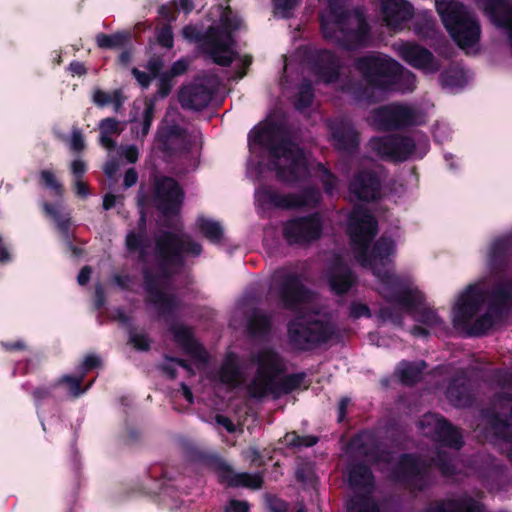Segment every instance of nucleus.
<instances>
[{
  "label": "nucleus",
  "mask_w": 512,
  "mask_h": 512,
  "mask_svg": "<svg viewBox=\"0 0 512 512\" xmlns=\"http://www.w3.org/2000/svg\"><path fill=\"white\" fill-rule=\"evenodd\" d=\"M334 328L324 316H314L306 313L292 321L288 327L289 340L295 348L305 349L310 344L320 343L331 339Z\"/></svg>",
  "instance_id": "6e6552de"
},
{
  "label": "nucleus",
  "mask_w": 512,
  "mask_h": 512,
  "mask_svg": "<svg viewBox=\"0 0 512 512\" xmlns=\"http://www.w3.org/2000/svg\"><path fill=\"white\" fill-rule=\"evenodd\" d=\"M82 378L83 375L78 377L64 376L61 381L67 385L69 393L74 397H77L84 392L79 390V385L82 381Z\"/></svg>",
  "instance_id": "8fccbe9b"
},
{
  "label": "nucleus",
  "mask_w": 512,
  "mask_h": 512,
  "mask_svg": "<svg viewBox=\"0 0 512 512\" xmlns=\"http://www.w3.org/2000/svg\"><path fill=\"white\" fill-rule=\"evenodd\" d=\"M70 147L75 151L82 150L84 148V139L80 131L74 130L70 139Z\"/></svg>",
  "instance_id": "680f3d73"
},
{
  "label": "nucleus",
  "mask_w": 512,
  "mask_h": 512,
  "mask_svg": "<svg viewBox=\"0 0 512 512\" xmlns=\"http://www.w3.org/2000/svg\"><path fill=\"white\" fill-rule=\"evenodd\" d=\"M131 344L138 350H147L149 348V339L142 333H131Z\"/></svg>",
  "instance_id": "13d9d810"
},
{
  "label": "nucleus",
  "mask_w": 512,
  "mask_h": 512,
  "mask_svg": "<svg viewBox=\"0 0 512 512\" xmlns=\"http://www.w3.org/2000/svg\"><path fill=\"white\" fill-rule=\"evenodd\" d=\"M172 78L173 77L171 75H169L168 73H163V74L159 75L158 94L161 97H165L169 94V92L173 86Z\"/></svg>",
  "instance_id": "3c124183"
},
{
  "label": "nucleus",
  "mask_w": 512,
  "mask_h": 512,
  "mask_svg": "<svg viewBox=\"0 0 512 512\" xmlns=\"http://www.w3.org/2000/svg\"><path fill=\"white\" fill-rule=\"evenodd\" d=\"M240 26V21L231 11L223 12L220 24L211 27L205 37V49L213 61L222 66L229 65L235 56L232 31Z\"/></svg>",
  "instance_id": "0eeeda50"
},
{
  "label": "nucleus",
  "mask_w": 512,
  "mask_h": 512,
  "mask_svg": "<svg viewBox=\"0 0 512 512\" xmlns=\"http://www.w3.org/2000/svg\"><path fill=\"white\" fill-rule=\"evenodd\" d=\"M313 93L310 84H303L300 88L296 106L298 109L307 107L312 101Z\"/></svg>",
  "instance_id": "09e8293b"
},
{
  "label": "nucleus",
  "mask_w": 512,
  "mask_h": 512,
  "mask_svg": "<svg viewBox=\"0 0 512 512\" xmlns=\"http://www.w3.org/2000/svg\"><path fill=\"white\" fill-rule=\"evenodd\" d=\"M126 246L131 252L139 251L142 257L146 255L144 240L141 235L129 233L126 238Z\"/></svg>",
  "instance_id": "de8ad7c7"
},
{
  "label": "nucleus",
  "mask_w": 512,
  "mask_h": 512,
  "mask_svg": "<svg viewBox=\"0 0 512 512\" xmlns=\"http://www.w3.org/2000/svg\"><path fill=\"white\" fill-rule=\"evenodd\" d=\"M125 37L121 34L107 35L98 34L96 36V43L100 48H113L123 44Z\"/></svg>",
  "instance_id": "79ce46f5"
},
{
  "label": "nucleus",
  "mask_w": 512,
  "mask_h": 512,
  "mask_svg": "<svg viewBox=\"0 0 512 512\" xmlns=\"http://www.w3.org/2000/svg\"><path fill=\"white\" fill-rule=\"evenodd\" d=\"M372 123L380 129H393L402 125L418 123L416 112L403 105H388L373 112Z\"/></svg>",
  "instance_id": "ddd939ff"
},
{
  "label": "nucleus",
  "mask_w": 512,
  "mask_h": 512,
  "mask_svg": "<svg viewBox=\"0 0 512 512\" xmlns=\"http://www.w3.org/2000/svg\"><path fill=\"white\" fill-rule=\"evenodd\" d=\"M140 107L143 108L142 116L139 119V121L141 122V131L137 130V126H134L133 130L135 131L137 137H139V136L144 137L147 135V133L150 129V125H151V122H152V119L154 116L155 107H154V103L151 101H143V102H135L134 103V109H138ZM132 120L134 122L138 121L137 116L136 115L133 116Z\"/></svg>",
  "instance_id": "c9c22d12"
},
{
  "label": "nucleus",
  "mask_w": 512,
  "mask_h": 512,
  "mask_svg": "<svg viewBox=\"0 0 512 512\" xmlns=\"http://www.w3.org/2000/svg\"><path fill=\"white\" fill-rule=\"evenodd\" d=\"M248 510V503L246 501L239 500H231L225 508V512H248Z\"/></svg>",
  "instance_id": "bf43d9fd"
},
{
  "label": "nucleus",
  "mask_w": 512,
  "mask_h": 512,
  "mask_svg": "<svg viewBox=\"0 0 512 512\" xmlns=\"http://www.w3.org/2000/svg\"><path fill=\"white\" fill-rule=\"evenodd\" d=\"M157 41L166 48L173 46V33L170 27L162 28L157 34Z\"/></svg>",
  "instance_id": "4d7b16f0"
},
{
  "label": "nucleus",
  "mask_w": 512,
  "mask_h": 512,
  "mask_svg": "<svg viewBox=\"0 0 512 512\" xmlns=\"http://www.w3.org/2000/svg\"><path fill=\"white\" fill-rule=\"evenodd\" d=\"M348 512H379V509L371 497L356 495L348 504Z\"/></svg>",
  "instance_id": "58836bf2"
},
{
  "label": "nucleus",
  "mask_w": 512,
  "mask_h": 512,
  "mask_svg": "<svg viewBox=\"0 0 512 512\" xmlns=\"http://www.w3.org/2000/svg\"><path fill=\"white\" fill-rule=\"evenodd\" d=\"M512 295V284L499 286L489 297L486 312L479 315L488 295L482 283L468 286L456 298L452 308V322L460 332L469 335H480L489 330L499 314L498 306L506 302Z\"/></svg>",
  "instance_id": "f03ea898"
},
{
  "label": "nucleus",
  "mask_w": 512,
  "mask_h": 512,
  "mask_svg": "<svg viewBox=\"0 0 512 512\" xmlns=\"http://www.w3.org/2000/svg\"><path fill=\"white\" fill-rule=\"evenodd\" d=\"M113 92H106L100 89H97L93 93V101L100 107L109 105L112 103Z\"/></svg>",
  "instance_id": "6e6d98bb"
},
{
  "label": "nucleus",
  "mask_w": 512,
  "mask_h": 512,
  "mask_svg": "<svg viewBox=\"0 0 512 512\" xmlns=\"http://www.w3.org/2000/svg\"><path fill=\"white\" fill-rule=\"evenodd\" d=\"M276 137V130L270 124L255 127L249 134L250 151L254 153L258 146L270 147Z\"/></svg>",
  "instance_id": "7c9ffc66"
},
{
  "label": "nucleus",
  "mask_w": 512,
  "mask_h": 512,
  "mask_svg": "<svg viewBox=\"0 0 512 512\" xmlns=\"http://www.w3.org/2000/svg\"><path fill=\"white\" fill-rule=\"evenodd\" d=\"M100 363V359L98 356L94 355V354H89L87 355L84 360H83V364H82V369H83V372H86L94 367H97Z\"/></svg>",
  "instance_id": "69168bd1"
},
{
  "label": "nucleus",
  "mask_w": 512,
  "mask_h": 512,
  "mask_svg": "<svg viewBox=\"0 0 512 512\" xmlns=\"http://www.w3.org/2000/svg\"><path fill=\"white\" fill-rule=\"evenodd\" d=\"M491 426L495 435L512 441V397L506 392L494 399Z\"/></svg>",
  "instance_id": "f3484780"
},
{
  "label": "nucleus",
  "mask_w": 512,
  "mask_h": 512,
  "mask_svg": "<svg viewBox=\"0 0 512 512\" xmlns=\"http://www.w3.org/2000/svg\"><path fill=\"white\" fill-rule=\"evenodd\" d=\"M187 67H188V64L186 61L178 60L172 65L171 71L168 74L171 75L172 77L181 75L182 73H184L186 71Z\"/></svg>",
  "instance_id": "338daca9"
},
{
  "label": "nucleus",
  "mask_w": 512,
  "mask_h": 512,
  "mask_svg": "<svg viewBox=\"0 0 512 512\" xmlns=\"http://www.w3.org/2000/svg\"><path fill=\"white\" fill-rule=\"evenodd\" d=\"M175 339L183 345L185 350L191 353L200 361H205L206 353L202 346L193 338L189 328L185 326H176L173 328Z\"/></svg>",
  "instance_id": "cd10ccee"
},
{
  "label": "nucleus",
  "mask_w": 512,
  "mask_h": 512,
  "mask_svg": "<svg viewBox=\"0 0 512 512\" xmlns=\"http://www.w3.org/2000/svg\"><path fill=\"white\" fill-rule=\"evenodd\" d=\"M197 227L200 233L213 243L220 241L223 236L222 226L214 220L200 217L197 220Z\"/></svg>",
  "instance_id": "e433bc0d"
},
{
  "label": "nucleus",
  "mask_w": 512,
  "mask_h": 512,
  "mask_svg": "<svg viewBox=\"0 0 512 512\" xmlns=\"http://www.w3.org/2000/svg\"><path fill=\"white\" fill-rule=\"evenodd\" d=\"M41 180L43 184L52 190L56 195L62 194V185L61 183L56 179L53 172L50 170H43L40 173Z\"/></svg>",
  "instance_id": "a18cd8bd"
},
{
  "label": "nucleus",
  "mask_w": 512,
  "mask_h": 512,
  "mask_svg": "<svg viewBox=\"0 0 512 512\" xmlns=\"http://www.w3.org/2000/svg\"><path fill=\"white\" fill-rule=\"evenodd\" d=\"M201 251L199 243L192 242L189 237L182 234L165 233L156 243L157 257L165 267L180 264L182 253H191L197 256Z\"/></svg>",
  "instance_id": "9d476101"
},
{
  "label": "nucleus",
  "mask_w": 512,
  "mask_h": 512,
  "mask_svg": "<svg viewBox=\"0 0 512 512\" xmlns=\"http://www.w3.org/2000/svg\"><path fill=\"white\" fill-rule=\"evenodd\" d=\"M75 193L80 197H86L88 195L87 185L80 179L74 181Z\"/></svg>",
  "instance_id": "774afa93"
},
{
  "label": "nucleus",
  "mask_w": 512,
  "mask_h": 512,
  "mask_svg": "<svg viewBox=\"0 0 512 512\" xmlns=\"http://www.w3.org/2000/svg\"><path fill=\"white\" fill-rule=\"evenodd\" d=\"M434 462L444 475L448 476L453 474L454 465L451 464V459H448L445 453H439Z\"/></svg>",
  "instance_id": "864d4df0"
},
{
  "label": "nucleus",
  "mask_w": 512,
  "mask_h": 512,
  "mask_svg": "<svg viewBox=\"0 0 512 512\" xmlns=\"http://www.w3.org/2000/svg\"><path fill=\"white\" fill-rule=\"evenodd\" d=\"M100 143L103 147L110 150L115 146L112 140L113 135H119L122 131L120 123L114 118H106L99 124Z\"/></svg>",
  "instance_id": "72a5a7b5"
},
{
  "label": "nucleus",
  "mask_w": 512,
  "mask_h": 512,
  "mask_svg": "<svg viewBox=\"0 0 512 512\" xmlns=\"http://www.w3.org/2000/svg\"><path fill=\"white\" fill-rule=\"evenodd\" d=\"M71 170L75 179H80L86 172V164L82 160H74L71 164Z\"/></svg>",
  "instance_id": "0e129e2a"
},
{
  "label": "nucleus",
  "mask_w": 512,
  "mask_h": 512,
  "mask_svg": "<svg viewBox=\"0 0 512 512\" xmlns=\"http://www.w3.org/2000/svg\"><path fill=\"white\" fill-rule=\"evenodd\" d=\"M122 154L130 163H135L138 159L139 151L136 146L129 145L122 148Z\"/></svg>",
  "instance_id": "e2e57ef3"
},
{
  "label": "nucleus",
  "mask_w": 512,
  "mask_h": 512,
  "mask_svg": "<svg viewBox=\"0 0 512 512\" xmlns=\"http://www.w3.org/2000/svg\"><path fill=\"white\" fill-rule=\"evenodd\" d=\"M370 309L367 305L360 303V302H354L350 306L349 310V316L353 319H358L361 317H370Z\"/></svg>",
  "instance_id": "603ef678"
},
{
  "label": "nucleus",
  "mask_w": 512,
  "mask_h": 512,
  "mask_svg": "<svg viewBox=\"0 0 512 512\" xmlns=\"http://www.w3.org/2000/svg\"><path fill=\"white\" fill-rule=\"evenodd\" d=\"M328 9L321 15L322 32L347 49L362 45L367 34V25L362 14L348 12L346 0H328Z\"/></svg>",
  "instance_id": "7ed1b4c3"
},
{
  "label": "nucleus",
  "mask_w": 512,
  "mask_h": 512,
  "mask_svg": "<svg viewBox=\"0 0 512 512\" xmlns=\"http://www.w3.org/2000/svg\"><path fill=\"white\" fill-rule=\"evenodd\" d=\"M320 60L323 69L327 71L320 72L319 79L326 83L333 82L336 79L337 69L339 67L337 58L332 53L324 51L321 53Z\"/></svg>",
  "instance_id": "4c0bfd02"
},
{
  "label": "nucleus",
  "mask_w": 512,
  "mask_h": 512,
  "mask_svg": "<svg viewBox=\"0 0 512 512\" xmlns=\"http://www.w3.org/2000/svg\"><path fill=\"white\" fill-rule=\"evenodd\" d=\"M424 468V463L416 457L405 455L399 460L397 467L392 469L391 477L397 480L412 481L424 471Z\"/></svg>",
  "instance_id": "393cba45"
},
{
  "label": "nucleus",
  "mask_w": 512,
  "mask_h": 512,
  "mask_svg": "<svg viewBox=\"0 0 512 512\" xmlns=\"http://www.w3.org/2000/svg\"><path fill=\"white\" fill-rule=\"evenodd\" d=\"M300 0H273L275 14L283 18L289 17L290 12L296 7Z\"/></svg>",
  "instance_id": "49530a36"
},
{
  "label": "nucleus",
  "mask_w": 512,
  "mask_h": 512,
  "mask_svg": "<svg viewBox=\"0 0 512 512\" xmlns=\"http://www.w3.org/2000/svg\"><path fill=\"white\" fill-rule=\"evenodd\" d=\"M379 179L372 172H361L350 184V192L359 200H372L379 194Z\"/></svg>",
  "instance_id": "5701e85b"
},
{
  "label": "nucleus",
  "mask_w": 512,
  "mask_h": 512,
  "mask_svg": "<svg viewBox=\"0 0 512 512\" xmlns=\"http://www.w3.org/2000/svg\"><path fill=\"white\" fill-rule=\"evenodd\" d=\"M356 68L370 83L387 90L408 92L416 85L415 76L410 71L383 54L360 58Z\"/></svg>",
  "instance_id": "39448f33"
},
{
  "label": "nucleus",
  "mask_w": 512,
  "mask_h": 512,
  "mask_svg": "<svg viewBox=\"0 0 512 512\" xmlns=\"http://www.w3.org/2000/svg\"><path fill=\"white\" fill-rule=\"evenodd\" d=\"M466 388L461 384L457 387L455 383H452L447 389V397L450 402L456 406L465 405L466 401Z\"/></svg>",
  "instance_id": "37998d69"
},
{
  "label": "nucleus",
  "mask_w": 512,
  "mask_h": 512,
  "mask_svg": "<svg viewBox=\"0 0 512 512\" xmlns=\"http://www.w3.org/2000/svg\"><path fill=\"white\" fill-rule=\"evenodd\" d=\"M321 231V224L317 216L289 221L284 228L286 239L290 243H301L316 239Z\"/></svg>",
  "instance_id": "a211bd4d"
},
{
  "label": "nucleus",
  "mask_w": 512,
  "mask_h": 512,
  "mask_svg": "<svg viewBox=\"0 0 512 512\" xmlns=\"http://www.w3.org/2000/svg\"><path fill=\"white\" fill-rule=\"evenodd\" d=\"M212 91L202 83L185 86L179 93V101L186 109L200 110L211 100Z\"/></svg>",
  "instance_id": "4be33fe9"
},
{
  "label": "nucleus",
  "mask_w": 512,
  "mask_h": 512,
  "mask_svg": "<svg viewBox=\"0 0 512 512\" xmlns=\"http://www.w3.org/2000/svg\"><path fill=\"white\" fill-rule=\"evenodd\" d=\"M258 366L257 375L248 390L253 397H262L272 392L277 373L281 370L278 356L271 349L262 350L255 359Z\"/></svg>",
  "instance_id": "1a4fd4ad"
},
{
  "label": "nucleus",
  "mask_w": 512,
  "mask_h": 512,
  "mask_svg": "<svg viewBox=\"0 0 512 512\" xmlns=\"http://www.w3.org/2000/svg\"><path fill=\"white\" fill-rule=\"evenodd\" d=\"M213 466L220 480L230 486H243L252 489L261 487L262 476L259 473H236L224 460L219 458L213 461Z\"/></svg>",
  "instance_id": "6ab92c4d"
},
{
  "label": "nucleus",
  "mask_w": 512,
  "mask_h": 512,
  "mask_svg": "<svg viewBox=\"0 0 512 512\" xmlns=\"http://www.w3.org/2000/svg\"><path fill=\"white\" fill-rule=\"evenodd\" d=\"M183 193L178 184L171 178L163 177L155 184V202L164 214L176 213L182 203Z\"/></svg>",
  "instance_id": "2eb2a0df"
},
{
  "label": "nucleus",
  "mask_w": 512,
  "mask_h": 512,
  "mask_svg": "<svg viewBox=\"0 0 512 512\" xmlns=\"http://www.w3.org/2000/svg\"><path fill=\"white\" fill-rule=\"evenodd\" d=\"M426 512H484L481 505L469 498H461L439 502Z\"/></svg>",
  "instance_id": "a878e982"
},
{
  "label": "nucleus",
  "mask_w": 512,
  "mask_h": 512,
  "mask_svg": "<svg viewBox=\"0 0 512 512\" xmlns=\"http://www.w3.org/2000/svg\"><path fill=\"white\" fill-rule=\"evenodd\" d=\"M329 283L334 292L344 293L351 287L353 276L348 268L342 264H336L330 271Z\"/></svg>",
  "instance_id": "c756f323"
},
{
  "label": "nucleus",
  "mask_w": 512,
  "mask_h": 512,
  "mask_svg": "<svg viewBox=\"0 0 512 512\" xmlns=\"http://www.w3.org/2000/svg\"><path fill=\"white\" fill-rule=\"evenodd\" d=\"M219 383L228 387H236L243 380V370L238 364L235 354L229 353L225 357L217 374Z\"/></svg>",
  "instance_id": "b1692460"
},
{
  "label": "nucleus",
  "mask_w": 512,
  "mask_h": 512,
  "mask_svg": "<svg viewBox=\"0 0 512 512\" xmlns=\"http://www.w3.org/2000/svg\"><path fill=\"white\" fill-rule=\"evenodd\" d=\"M420 428L424 435L436 438L444 446L457 450L462 446L460 433L438 415H424L420 421Z\"/></svg>",
  "instance_id": "f8f14e48"
},
{
  "label": "nucleus",
  "mask_w": 512,
  "mask_h": 512,
  "mask_svg": "<svg viewBox=\"0 0 512 512\" xmlns=\"http://www.w3.org/2000/svg\"><path fill=\"white\" fill-rule=\"evenodd\" d=\"M349 483L354 489H364L366 492H370L373 486V477L367 467L358 465L350 469Z\"/></svg>",
  "instance_id": "2f4dec72"
},
{
  "label": "nucleus",
  "mask_w": 512,
  "mask_h": 512,
  "mask_svg": "<svg viewBox=\"0 0 512 512\" xmlns=\"http://www.w3.org/2000/svg\"><path fill=\"white\" fill-rule=\"evenodd\" d=\"M44 209L48 217H50L58 226L59 229L65 230L68 223V218L63 212V207L60 203L55 205L44 204Z\"/></svg>",
  "instance_id": "ea45409f"
},
{
  "label": "nucleus",
  "mask_w": 512,
  "mask_h": 512,
  "mask_svg": "<svg viewBox=\"0 0 512 512\" xmlns=\"http://www.w3.org/2000/svg\"><path fill=\"white\" fill-rule=\"evenodd\" d=\"M286 445L289 446H305L309 447L317 443V438L314 436L300 437L295 433H288L284 437Z\"/></svg>",
  "instance_id": "c03bdc74"
},
{
  "label": "nucleus",
  "mask_w": 512,
  "mask_h": 512,
  "mask_svg": "<svg viewBox=\"0 0 512 512\" xmlns=\"http://www.w3.org/2000/svg\"><path fill=\"white\" fill-rule=\"evenodd\" d=\"M256 203L262 208H300L311 206L319 201L320 194L318 191L311 190L301 195H280L268 189L261 188L255 193Z\"/></svg>",
  "instance_id": "9b49d317"
},
{
  "label": "nucleus",
  "mask_w": 512,
  "mask_h": 512,
  "mask_svg": "<svg viewBox=\"0 0 512 512\" xmlns=\"http://www.w3.org/2000/svg\"><path fill=\"white\" fill-rule=\"evenodd\" d=\"M332 136L335 146L339 150L350 151L356 147L358 143L357 133L349 124L332 126Z\"/></svg>",
  "instance_id": "bb28decb"
},
{
  "label": "nucleus",
  "mask_w": 512,
  "mask_h": 512,
  "mask_svg": "<svg viewBox=\"0 0 512 512\" xmlns=\"http://www.w3.org/2000/svg\"><path fill=\"white\" fill-rule=\"evenodd\" d=\"M146 289L150 300L161 310L169 309L172 306L173 298L170 294L163 290L162 279H157L153 283L149 275H145Z\"/></svg>",
  "instance_id": "c85d7f7f"
},
{
  "label": "nucleus",
  "mask_w": 512,
  "mask_h": 512,
  "mask_svg": "<svg viewBox=\"0 0 512 512\" xmlns=\"http://www.w3.org/2000/svg\"><path fill=\"white\" fill-rule=\"evenodd\" d=\"M269 326V320L262 314H256L250 323V329L253 333H261Z\"/></svg>",
  "instance_id": "5fc2aeb1"
},
{
  "label": "nucleus",
  "mask_w": 512,
  "mask_h": 512,
  "mask_svg": "<svg viewBox=\"0 0 512 512\" xmlns=\"http://www.w3.org/2000/svg\"><path fill=\"white\" fill-rule=\"evenodd\" d=\"M371 148L380 156L397 161L406 160L415 153V143L412 139L400 136L373 138Z\"/></svg>",
  "instance_id": "4468645a"
},
{
  "label": "nucleus",
  "mask_w": 512,
  "mask_h": 512,
  "mask_svg": "<svg viewBox=\"0 0 512 512\" xmlns=\"http://www.w3.org/2000/svg\"><path fill=\"white\" fill-rule=\"evenodd\" d=\"M244 457L246 460L250 461L252 465L260 466L262 465L261 456L259 451L255 447L248 448L244 453Z\"/></svg>",
  "instance_id": "052dcab7"
},
{
  "label": "nucleus",
  "mask_w": 512,
  "mask_h": 512,
  "mask_svg": "<svg viewBox=\"0 0 512 512\" xmlns=\"http://www.w3.org/2000/svg\"><path fill=\"white\" fill-rule=\"evenodd\" d=\"M393 49L404 61L425 73H434L439 69L434 57L425 48L408 42H398L393 44Z\"/></svg>",
  "instance_id": "dca6fc26"
},
{
  "label": "nucleus",
  "mask_w": 512,
  "mask_h": 512,
  "mask_svg": "<svg viewBox=\"0 0 512 512\" xmlns=\"http://www.w3.org/2000/svg\"><path fill=\"white\" fill-rule=\"evenodd\" d=\"M157 138L163 148L166 149L167 142L170 141L174 145L178 144L184 138V133L179 128L173 127L167 131L161 130Z\"/></svg>",
  "instance_id": "a19ab883"
},
{
  "label": "nucleus",
  "mask_w": 512,
  "mask_h": 512,
  "mask_svg": "<svg viewBox=\"0 0 512 512\" xmlns=\"http://www.w3.org/2000/svg\"><path fill=\"white\" fill-rule=\"evenodd\" d=\"M424 366L423 361L417 363L401 362L396 373L402 383L411 385L420 379Z\"/></svg>",
  "instance_id": "f704fd0d"
},
{
  "label": "nucleus",
  "mask_w": 512,
  "mask_h": 512,
  "mask_svg": "<svg viewBox=\"0 0 512 512\" xmlns=\"http://www.w3.org/2000/svg\"><path fill=\"white\" fill-rule=\"evenodd\" d=\"M270 168L275 170L278 178L283 181L293 182L304 177L308 172L318 176L328 193L335 187V179L320 163H312L304 156L303 152L293 143L282 141L279 145L270 147Z\"/></svg>",
  "instance_id": "20e7f679"
},
{
  "label": "nucleus",
  "mask_w": 512,
  "mask_h": 512,
  "mask_svg": "<svg viewBox=\"0 0 512 512\" xmlns=\"http://www.w3.org/2000/svg\"><path fill=\"white\" fill-rule=\"evenodd\" d=\"M348 232L357 261L363 267L371 269L377 279L378 293L393 308L413 311L414 319L430 330L440 327L442 321L434 311H414L424 299L414 282L393 272L391 258L396 252L395 242L390 238L381 237L370 249L369 244L377 233L374 217L362 207L355 208L348 218Z\"/></svg>",
  "instance_id": "f257e3e1"
},
{
  "label": "nucleus",
  "mask_w": 512,
  "mask_h": 512,
  "mask_svg": "<svg viewBox=\"0 0 512 512\" xmlns=\"http://www.w3.org/2000/svg\"><path fill=\"white\" fill-rule=\"evenodd\" d=\"M284 304L291 309L307 310L313 301V295L306 291L299 280L295 277L289 276L284 279L283 286L280 290Z\"/></svg>",
  "instance_id": "aec40b11"
},
{
  "label": "nucleus",
  "mask_w": 512,
  "mask_h": 512,
  "mask_svg": "<svg viewBox=\"0 0 512 512\" xmlns=\"http://www.w3.org/2000/svg\"><path fill=\"white\" fill-rule=\"evenodd\" d=\"M162 67L163 61L160 58H152L147 63L148 72L133 68L132 75L142 88H147L150 85L151 80L159 75Z\"/></svg>",
  "instance_id": "473e14b6"
},
{
  "label": "nucleus",
  "mask_w": 512,
  "mask_h": 512,
  "mask_svg": "<svg viewBox=\"0 0 512 512\" xmlns=\"http://www.w3.org/2000/svg\"><path fill=\"white\" fill-rule=\"evenodd\" d=\"M383 20L391 30H398L412 15V9L405 0H379Z\"/></svg>",
  "instance_id": "412c9836"
},
{
  "label": "nucleus",
  "mask_w": 512,
  "mask_h": 512,
  "mask_svg": "<svg viewBox=\"0 0 512 512\" xmlns=\"http://www.w3.org/2000/svg\"><path fill=\"white\" fill-rule=\"evenodd\" d=\"M435 2L437 12L453 40L461 49L473 51L480 38V26L473 15L458 2Z\"/></svg>",
  "instance_id": "423d86ee"
}]
</instances>
